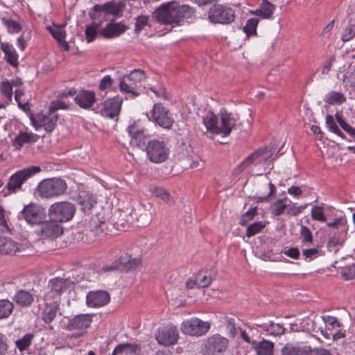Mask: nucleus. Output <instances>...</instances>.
<instances>
[{"label": "nucleus", "mask_w": 355, "mask_h": 355, "mask_svg": "<svg viewBox=\"0 0 355 355\" xmlns=\"http://www.w3.org/2000/svg\"><path fill=\"white\" fill-rule=\"evenodd\" d=\"M260 327L263 331L274 336H280L284 334L285 332V328L282 324L279 323L270 322L269 323L263 324L262 325H260Z\"/></svg>", "instance_id": "nucleus-36"}, {"label": "nucleus", "mask_w": 355, "mask_h": 355, "mask_svg": "<svg viewBox=\"0 0 355 355\" xmlns=\"http://www.w3.org/2000/svg\"><path fill=\"white\" fill-rule=\"evenodd\" d=\"M20 214L30 225H42L46 218L45 208L36 203H30L24 206Z\"/></svg>", "instance_id": "nucleus-11"}, {"label": "nucleus", "mask_w": 355, "mask_h": 355, "mask_svg": "<svg viewBox=\"0 0 355 355\" xmlns=\"http://www.w3.org/2000/svg\"><path fill=\"white\" fill-rule=\"evenodd\" d=\"M0 96L8 103L12 101V85L8 80L1 83Z\"/></svg>", "instance_id": "nucleus-43"}, {"label": "nucleus", "mask_w": 355, "mask_h": 355, "mask_svg": "<svg viewBox=\"0 0 355 355\" xmlns=\"http://www.w3.org/2000/svg\"><path fill=\"white\" fill-rule=\"evenodd\" d=\"M122 103V98L118 96L106 100L103 103V107L101 109L100 112L101 115L103 116L109 117L110 119L116 118L117 120Z\"/></svg>", "instance_id": "nucleus-19"}, {"label": "nucleus", "mask_w": 355, "mask_h": 355, "mask_svg": "<svg viewBox=\"0 0 355 355\" xmlns=\"http://www.w3.org/2000/svg\"><path fill=\"white\" fill-rule=\"evenodd\" d=\"M125 7L122 1L115 2L110 1L103 4H95L88 12V15L93 21L100 23V26L103 21H109L110 17L117 16Z\"/></svg>", "instance_id": "nucleus-4"}, {"label": "nucleus", "mask_w": 355, "mask_h": 355, "mask_svg": "<svg viewBox=\"0 0 355 355\" xmlns=\"http://www.w3.org/2000/svg\"><path fill=\"white\" fill-rule=\"evenodd\" d=\"M178 338V330L175 326L171 324L159 328L155 334V338L157 343L164 346L175 345Z\"/></svg>", "instance_id": "nucleus-14"}, {"label": "nucleus", "mask_w": 355, "mask_h": 355, "mask_svg": "<svg viewBox=\"0 0 355 355\" xmlns=\"http://www.w3.org/2000/svg\"><path fill=\"white\" fill-rule=\"evenodd\" d=\"M269 193L266 196H254V199L257 200V202H269L271 196H274L277 191L276 187L272 182L269 183Z\"/></svg>", "instance_id": "nucleus-57"}, {"label": "nucleus", "mask_w": 355, "mask_h": 355, "mask_svg": "<svg viewBox=\"0 0 355 355\" xmlns=\"http://www.w3.org/2000/svg\"><path fill=\"white\" fill-rule=\"evenodd\" d=\"M327 226L331 228L328 234L327 250L329 252H337L338 250L336 248L342 246L347 239L348 230L347 219L345 216L336 218L333 222L327 223Z\"/></svg>", "instance_id": "nucleus-3"}, {"label": "nucleus", "mask_w": 355, "mask_h": 355, "mask_svg": "<svg viewBox=\"0 0 355 355\" xmlns=\"http://www.w3.org/2000/svg\"><path fill=\"white\" fill-rule=\"evenodd\" d=\"M196 9L189 5H179L171 1L161 4L151 13V19L161 25L180 24L184 18L195 17Z\"/></svg>", "instance_id": "nucleus-1"}, {"label": "nucleus", "mask_w": 355, "mask_h": 355, "mask_svg": "<svg viewBox=\"0 0 355 355\" xmlns=\"http://www.w3.org/2000/svg\"><path fill=\"white\" fill-rule=\"evenodd\" d=\"M31 119L32 121L33 125L35 128L36 130H38L40 127L44 126L45 130L48 133H51L57 125L58 115L49 112V116H44L43 118V124L38 125H37V122L33 119V117H31Z\"/></svg>", "instance_id": "nucleus-28"}, {"label": "nucleus", "mask_w": 355, "mask_h": 355, "mask_svg": "<svg viewBox=\"0 0 355 355\" xmlns=\"http://www.w3.org/2000/svg\"><path fill=\"white\" fill-rule=\"evenodd\" d=\"M76 103L81 108L89 109L96 102V94L89 90H81L74 98Z\"/></svg>", "instance_id": "nucleus-26"}, {"label": "nucleus", "mask_w": 355, "mask_h": 355, "mask_svg": "<svg viewBox=\"0 0 355 355\" xmlns=\"http://www.w3.org/2000/svg\"><path fill=\"white\" fill-rule=\"evenodd\" d=\"M322 319L326 324L333 328L335 327H340L341 326L340 322L338 320V319L336 317L326 315L323 316Z\"/></svg>", "instance_id": "nucleus-60"}, {"label": "nucleus", "mask_w": 355, "mask_h": 355, "mask_svg": "<svg viewBox=\"0 0 355 355\" xmlns=\"http://www.w3.org/2000/svg\"><path fill=\"white\" fill-rule=\"evenodd\" d=\"M259 23V19L251 18L248 19L243 27V32L248 37L257 34V27Z\"/></svg>", "instance_id": "nucleus-46"}, {"label": "nucleus", "mask_w": 355, "mask_h": 355, "mask_svg": "<svg viewBox=\"0 0 355 355\" xmlns=\"http://www.w3.org/2000/svg\"><path fill=\"white\" fill-rule=\"evenodd\" d=\"M62 223L52 220L49 218L42 223V233L44 236L49 238H57L63 233Z\"/></svg>", "instance_id": "nucleus-22"}, {"label": "nucleus", "mask_w": 355, "mask_h": 355, "mask_svg": "<svg viewBox=\"0 0 355 355\" xmlns=\"http://www.w3.org/2000/svg\"><path fill=\"white\" fill-rule=\"evenodd\" d=\"M342 275L347 280L354 279L355 278V264L352 265L349 268H345L342 272Z\"/></svg>", "instance_id": "nucleus-61"}, {"label": "nucleus", "mask_w": 355, "mask_h": 355, "mask_svg": "<svg viewBox=\"0 0 355 355\" xmlns=\"http://www.w3.org/2000/svg\"><path fill=\"white\" fill-rule=\"evenodd\" d=\"M66 182L60 178H47L37 185V191L42 198L50 199L64 194L67 189Z\"/></svg>", "instance_id": "nucleus-5"}, {"label": "nucleus", "mask_w": 355, "mask_h": 355, "mask_svg": "<svg viewBox=\"0 0 355 355\" xmlns=\"http://www.w3.org/2000/svg\"><path fill=\"white\" fill-rule=\"evenodd\" d=\"M146 151L149 160L155 164H159L168 159L169 149L164 141L153 139L148 142L144 150Z\"/></svg>", "instance_id": "nucleus-10"}, {"label": "nucleus", "mask_w": 355, "mask_h": 355, "mask_svg": "<svg viewBox=\"0 0 355 355\" xmlns=\"http://www.w3.org/2000/svg\"><path fill=\"white\" fill-rule=\"evenodd\" d=\"M1 21L10 33H19L21 31L22 28L20 24L14 19L2 17Z\"/></svg>", "instance_id": "nucleus-48"}, {"label": "nucleus", "mask_w": 355, "mask_h": 355, "mask_svg": "<svg viewBox=\"0 0 355 355\" xmlns=\"http://www.w3.org/2000/svg\"><path fill=\"white\" fill-rule=\"evenodd\" d=\"M274 344L268 340H263L255 347L258 355H272Z\"/></svg>", "instance_id": "nucleus-39"}, {"label": "nucleus", "mask_w": 355, "mask_h": 355, "mask_svg": "<svg viewBox=\"0 0 355 355\" xmlns=\"http://www.w3.org/2000/svg\"><path fill=\"white\" fill-rule=\"evenodd\" d=\"M300 236L302 239V242L303 243H313V234L309 227L304 225L301 226Z\"/></svg>", "instance_id": "nucleus-55"}, {"label": "nucleus", "mask_w": 355, "mask_h": 355, "mask_svg": "<svg viewBox=\"0 0 355 355\" xmlns=\"http://www.w3.org/2000/svg\"><path fill=\"white\" fill-rule=\"evenodd\" d=\"M146 78V73L143 70L134 69L127 76L119 78L120 90L131 94L133 97L138 96L140 94L138 91V84L144 81Z\"/></svg>", "instance_id": "nucleus-8"}, {"label": "nucleus", "mask_w": 355, "mask_h": 355, "mask_svg": "<svg viewBox=\"0 0 355 355\" xmlns=\"http://www.w3.org/2000/svg\"><path fill=\"white\" fill-rule=\"evenodd\" d=\"M152 118L157 124L166 129H170L174 123L169 110L162 103L154 105L152 110Z\"/></svg>", "instance_id": "nucleus-16"}, {"label": "nucleus", "mask_w": 355, "mask_h": 355, "mask_svg": "<svg viewBox=\"0 0 355 355\" xmlns=\"http://www.w3.org/2000/svg\"><path fill=\"white\" fill-rule=\"evenodd\" d=\"M149 17L146 15H139L136 18L135 21V29L136 33H140V31L144 28L145 26H152L149 22Z\"/></svg>", "instance_id": "nucleus-53"}, {"label": "nucleus", "mask_w": 355, "mask_h": 355, "mask_svg": "<svg viewBox=\"0 0 355 355\" xmlns=\"http://www.w3.org/2000/svg\"><path fill=\"white\" fill-rule=\"evenodd\" d=\"M250 165H252V163L248 157H246L244 160L234 169L233 173L235 175H239Z\"/></svg>", "instance_id": "nucleus-58"}, {"label": "nucleus", "mask_w": 355, "mask_h": 355, "mask_svg": "<svg viewBox=\"0 0 355 355\" xmlns=\"http://www.w3.org/2000/svg\"><path fill=\"white\" fill-rule=\"evenodd\" d=\"M202 122L209 132L226 137L235 126L236 119L231 113L221 110L220 119L214 113L209 112L203 116Z\"/></svg>", "instance_id": "nucleus-2"}, {"label": "nucleus", "mask_w": 355, "mask_h": 355, "mask_svg": "<svg viewBox=\"0 0 355 355\" xmlns=\"http://www.w3.org/2000/svg\"><path fill=\"white\" fill-rule=\"evenodd\" d=\"M210 329V324L202 320L193 318L184 321L181 326L182 332L190 336H202Z\"/></svg>", "instance_id": "nucleus-13"}, {"label": "nucleus", "mask_w": 355, "mask_h": 355, "mask_svg": "<svg viewBox=\"0 0 355 355\" xmlns=\"http://www.w3.org/2000/svg\"><path fill=\"white\" fill-rule=\"evenodd\" d=\"M285 199H277L275 202H273L271 205L272 214L278 216L284 213L285 210L287 208V205L284 203Z\"/></svg>", "instance_id": "nucleus-49"}, {"label": "nucleus", "mask_w": 355, "mask_h": 355, "mask_svg": "<svg viewBox=\"0 0 355 355\" xmlns=\"http://www.w3.org/2000/svg\"><path fill=\"white\" fill-rule=\"evenodd\" d=\"M13 301L20 307H29L33 302L32 294L25 290H19L13 297Z\"/></svg>", "instance_id": "nucleus-33"}, {"label": "nucleus", "mask_w": 355, "mask_h": 355, "mask_svg": "<svg viewBox=\"0 0 355 355\" xmlns=\"http://www.w3.org/2000/svg\"><path fill=\"white\" fill-rule=\"evenodd\" d=\"M266 225L262 221H257L250 224L246 229L245 236L248 238L252 237L259 233Z\"/></svg>", "instance_id": "nucleus-47"}, {"label": "nucleus", "mask_w": 355, "mask_h": 355, "mask_svg": "<svg viewBox=\"0 0 355 355\" xmlns=\"http://www.w3.org/2000/svg\"><path fill=\"white\" fill-rule=\"evenodd\" d=\"M324 101L330 105L343 104L346 101V97L341 92L332 91L325 95Z\"/></svg>", "instance_id": "nucleus-37"}, {"label": "nucleus", "mask_w": 355, "mask_h": 355, "mask_svg": "<svg viewBox=\"0 0 355 355\" xmlns=\"http://www.w3.org/2000/svg\"><path fill=\"white\" fill-rule=\"evenodd\" d=\"M60 109L68 110L69 105L61 100L53 101L50 104L49 111V112L55 114V112Z\"/></svg>", "instance_id": "nucleus-56"}, {"label": "nucleus", "mask_w": 355, "mask_h": 355, "mask_svg": "<svg viewBox=\"0 0 355 355\" xmlns=\"http://www.w3.org/2000/svg\"><path fill=\"white\" fill-rule=\"evenodd\" d=\"M41 171L40 166H31L12 174L9 179L5 189L9 193H16L21 190L22 184L31 177Z\"/></svg>", "instance_id": "nucleus-9"}, {"label": "nucleus", "mask_w": 355, "mask_h": 355, "mask_svg": "<svg viewBox=\"0 0 355 355\" xmlns=\"http://www.w3.org/2000/svg\"><path fill=\"white\" fill-rule=\"evenodd\" d=\"M19 250L18 244L6 236H0V252L4 254H15Z\"/></svg>", "instance_id": "nucleus-34"}, {"label": "nucleus", "mask_w": 355, "mask_h": 355, "mask_svg": "<svg viewBox=\"0 0 355 355\" xmlns=\"http://www.w3.org/2000/svg\"><path fill=\"white\" fill-rule=\"evenodd\" d=\"M46 302V306L42 312V319L46 324H50L55 318L59 310V302Z\"/></svg>", "instance_id": "nucleus-31"}, {"label": "nucleus", "mask_w": 355, "mask_h": 355, "mask_svg": "<svg viewBox=\"0 0 355 355\" xmlns=\"http://www.w3.org/2000/svg\"><path fill=\"white\" fill-rule=\"evenodd\" d=\"M63 26H56L55 28L47 26L46 29L49 31L53 38H55L59 44L65 39L66 31L62 29Z\"/></svg>", "instance_id": "nucleus-45"}, {"label": "nucleus", "mask_w": 355, "mask_h": 355, "mask_svg": "<svg viewBox=\"0 0 355 355\" xmlns=\"http://www.w3.org/2000/svg\"><path fill=\"white\" fill-rule=\"evenodd\" d=\"M355 37V24L352 23V20L349 21V24L345 27L342 35V40L344 42H349Z\"/></svg>", "instance_id": "nucleus-50"}, {"label": "nucleus", "mask_w": 355, "mask_h": 355, "mask_svg": "<svg viewBox=\"0 0 355 355\" xmlns=\"http://www.w3.org/2000/svg\"><path fill=\"white\" fill-rule=\"evenodd\" d=\"M39 137L36 134L20 130L18 135L12 139V146L16 149H20L25 144L36 142Z\"/></svg>", "instance_id": "nucleus-27"}, {"label": "nucleus", "mask_w": 355, "mask_h": 355, "mask_svg": "<svg viewBox=\"0 0 355 355\" xmlns=\"http://www.w3.org/2000/svg\"><path fill=\"white\" fill-rule=\"evenodd\" d=\"M228 343L226 338L215 334L207 338L205 343V349L208 355H218L227 349Z\"/></svg>", "instance_id": "nucleus-17"}, {"label": "nucleus", "mask_w": 355, "mask_h": 355, "mask_svg": "<svg viewBox=\"0 0 355 355\" xmlns=\"http://www.w3.org/2000/svg\"><path fill=\"white\" fill-rule=\"evenodd\" d=\"M275 5L270 3L268 0H263L259 8L254 12L255 15L261 17L263 19L271 18L275 9Z\"/></svg>", "instance_id": "nucleus-35"}, {"label": "nucleus", "mask_w": 355, "mask_h": 355, "mask_svg": "<svg viewBox=\"0 0 355 355\" xmlns=\"http://www.w3.org/2000/svg\"><path fill=\"white\" fill-rule=\"evenodd\" d=\"M197 281V286L198 288L208 287L213 281V278L210 272L207 270L200 271L196 276Z\"/></svg>", "instance_id": "nucleus-38"}, {"label": "nucleus", "mask_w": 355, "mask_h": 355, "mask_svg": "<svg viewBox=\"0 0 355 355\" xmlns=\"http://www.w3.org/2000/svg\"><path fill=\"white\" fill-rule=\"evenodd\" d=\"M114 19L99 32L101 36L105 38H112L119 36L128 29V26L121 22L114 23Z\"/></svg>", "instance_id": "nucleus-21"}, {"label": "nucleus", "mask_w": 355, "mask_h": 355, "mask_svg": "<svg viewBox=\"0 0 355 355\" xmlns=\"http://www.w3.org/2000/svg\"><path fill=\"white\" fill-rule=\"evenodd\" d=\"M128 132L131 137L130 144L143 150L146 149L148 142L152 141L145 130L140 129L136 123L128 126Z\"/></svg>", "instance_id": "nucleus-15"}, {"label": "nucleus", "mask_w": 355, "mask_h": 355, "mask_svg": "<svg viewBox=\"0 0 355 355\" xmlns=\"http://www.w3.org/2000/svg\"><path fill=\"white\" fill-rule=\"evenodd\" d=\"M326 125L330 132L337 135L342 139H345L347 138L345 135L340 130L337 125L333 116L330 114H327L326 116Z\"/></svg>", "instance_id": "nucleus-40"}, {"label": "nucleus", "mask_w": 355, "mask_h": 355, "mask_svg": "<svg viewBox=\"0 0 355 355\" xmlns=\"http://www.w3.org/2000/svg\"><path fill=\"white\" fill-rule=\"evenodd\" d=\"M1 49L5 54V60L6 62L13 67H18V54L10 43H1Z\"/></svg>", "instance_id": "nucleus-29"}, {"label": "nucleus", "mask_w": 355, "mask_h": 355, "mask_svg": "<svg viewBox=\"0 0 355 355\" xmlns=\"http://www.w3.org/2000/svg\"><path fill=\"white\" fill-rule=\"evenodd\" d=\"M112 83H113V80L112 79L110 76H108V75L105 76L101 80V82L99 84V88L101 90H105V89L109 88L112 85Z\"/></svg>", "instance_id": "nucleus-62"}, {"label": "nucleus", "mask_w": 355, "mask_h": 355, "mask_svg": "<svg viewBox=\"0 0 355 355\" xmlns=\"http://www.w3.org/2000/svg\"><path fill=\"white\" fill-rule=\"evenodd\" d=\"M309 345L287 343L282 349V355H308Z\"/></svg>", "instance_id": "nucleus-30"}, {"label": "nucleus", "mask_w": 355, "mask_h": 355, "mask_svg": "<svg viewBox=\"0 0 355 355\" xmlns=\"http://www.w3.org/2000/svg\"><path fill=\"white\" fill-rule=\"evenodd\" d=\"M76 211L75 205L68 201H60L53 203L49 208L48 216L52 220L60 223L70 221Z\"/></svg>", "instance_id": "nucleus-7"}, {"label": "nucleus", "mask_w": 355, "mask_h": 355, "mask_svg": "<svg viewBox=\"0 0 355 355\" xmlns=\"http://www.w3.org/2000/svg\"><path fill=\"white\" fill-rule=\"evenodd\" d=\"M308 355H332L331 353L327 349L323 347L311 348L309 346Z\"/></svg>", "instance_id": "nucleus-59"}, {"label": "nucleus", "mask_w": 355, "mask_h": 355, "mask_svg": "<svg viewBox=\"0 0 355 355\" xmlns=\"http://www.w3.org/2000/svg\"><path fill=\"white\" fill-rule=\"evenodd\" d=\"M34 337L35 334L33 333L26 334L21 339H19L15 342L17 347L21 352L27 349L32 344V340Z\"/></svg>", "instance_id": "nucleus-44"}, {"label": "nucleus", "mask_w": 355, "mask_h": 355, "mask_svg": "<svg viewBox=\"0 0 355 355\" xmlns=\"http://www.w3.org/2000/svg\"><path fill=\"white\" fill-rule=\"evenodd\" d=\"M111 355H141V345L137 343H122L116 345Z\"/></svg>", "instance_id": "nucleus-24"}, {"label": "nucleus", "mask_w": 355, "mask_h": 355, "mask_svg": "<svg viewBox=\"0 0 355 355\" xmlns=\"http://www.w3.org/2000/svg\"><path fill=\"white\" fill-rule=\"evenodd\" d=\"M272 152L267 146L261 147L254 151L248 157L252 165L257 166L266 163L271 159Z\"/></svg>", "instance_id": "nucleus-23"}, {"label": "nucleus", "mask_w": 355, "mask_h": 355, "mask_svg": "<svg viewBox=\"0 0 355 355\" xmlns=\"http://www.w3.org/2000/svg\"><path fill=\"white\" fill-rule=\"evenodd\" d=\"M257 207L250 208L245 214L242 215L239 224L242 226L246 225V224L254 219V218L258 214Z\"/></svg>", "instance_id": "nucleus-52"}, {"label": "nucleus", "mask_w": 355, "mask_h": 355, "mask_svg": "<svg viewBox=\"0 0 355 355\" xmlns=\"http://www.w3.org/2000/svg\"><path fill=\"white\" fill-rule=\"evenodd\" d=\"M117 261L120 267V272H122L135 270L141 264L140 259L133 258L128 254L121 255Z\"/></svg>", "instance_id": "nucleus-25"}, {"label": "nucleus", "mask_w": 355, "mask_h": 355, "mask_svg": "<svg viewBox=\"0 0 355 355\" xmlns=\"http://www.w3.org/2000/svg\"><path fill=\"white\" fill-rule=\"evenodd\" d=\"M14 304L8 300H0V320L8 318L12 313Z\"/></svg>", "instance_id": "nucleus-42"}, {"label": "nucleus", "mask_w": 355, "mask_h": 355, "mask_svg": "<svg viewBox=\"0 0 355 355\" xmlns=\"http://www.w3.org/2000/svg\"><path fill=\"white\" fill-rule=\"evenodd\" d=\"M302 254L306 259H313L319 254V250L318 248L305 249L303 250Z\"/></svg>", "instance_id": "nucleus-64"}, {"label": "nucleus", "mask_w": 355, "mask_h": 355, "mask_svg": "<svg viewBox=\"0 0 355 355\" xmlns=\"http://www.w3.org/2000/svg\"><path fill=\"white\" fill-rule=\"evenodd\" d=\"M94 314H79L72 319H69L66 329L69 331H79L80 333L76 336L83 335V331L90 327L92 322V318Z\"/></svg>", "instance_id": "nucleus-18"}, {"label": "nucleus", "mask_w": 355, "mask_h": 355, "mask_svg": "<svg viewBox=\"0 0 355 355\" xmlns=\"http://www.w3.org/2000/svg\"><path fill=\"white\" fill-rule=\"evenodd\" d=\"M101 27L100 23L93 21L90 24L86 26L85 34L87 42H93L98 33V29Z\"/></svg>", "instance_id": "nucleus-41"}, {"label": "nucleus", "mask_w": 355, "mask_h": 355, "mask_svg": "<svg viewBox=\"0 0 355 355\" xmlns=\"http://www.w3.org/2000/svg\"><path fill=\"white\" fill-rule=\"evenodd\" d=\"M151 191L155 196L161 198L166 202H171V195L165 189L162 187H155L151 189Z\"/></svg>", "instance_id": "nucleus-51"}, {"label": "nucleus", "mask_w": 355, "mask_h": 355, "mask_svg": "<svg viewBox=\"0 0 355 355\" xmlns=\"http://www.w3.org/2000/svg\"><path fill=\"white\" fill-rule=\"evenodd\" d=\"M227 329L230 331L231 336L234 337L236 335V329L234 319L230 318H225Z\"/></svg>", "instance_id": "nucleus-63"}, {"label": "nucleus", "mask_w": 355, "mask_h": 355, "mask_svg": "<svg viewBox=\"0 0 355 355\" xmlns=\"http://www.w3.org/2000/svg\"><path fill=\"white\" fill-rule=\"evenodd\" d=\"M208 19L213 24H229L234 20V12L230 8L214 4L209 8Z\"/></svg>", "instance_id": "nucleus-12"}, {"label": "nucleus", "mask_w": 355, "mask_h": 355, "mask_svg": "<svg viewBox=\"0 0 355 355\" xmlns=\"http://www.w3.org/2000/svg\"><path fill=\"white\" fill-rule=\"evenodd\" d=\"M78 202L80 206V209L85 214H89L96 204V201L92 196L85 192H82L78 195Z\"/></svg>", "instance_id": "nucleus-32"}, {"label": "nucleus", "mask_w": 355, "mask_h": 355, "mask_svg": "<svg viewBox=\"0 0 355 355\" xmlns=\"http://www.w3.org/2000/svg\"><path fill=\"white\" fill-rule=\"evenodd\" d=\"M110 301V296L107 291L96 290L89 291L86 296V304L89 307H101Z\"/></svg>", "instance_id": "nucleus-20"}, {"label": "nucleus", "mask_w": 355, "mask_h": 355, "mask_svg": "<svg viewBox=\"0 0 355 355\" xmlns=\"http://www.w3.org/2000/svg\"><path fill=\"white\" fill-rule=\"evenodd\" d=\"M311 217L315 220L320 222L327 221V217L324 215L323 209L320 206H315L312 208Z\"/></svg>", "instance_id": "nucleus-54"}, {"label": "nucleus", "mask_w": 355, "mask_h": 355, "mask_svg": "<svg viewBox=\"0 0 355 355\" xmlns=\"http://www.w3.org/2000/svg\"><path fill=\"white\" fill-rule=\"evenodd\" d=\"M74 282L69 278L55 277L51 279L44 295L45 302H60L63 293L73 288Z\"/></svg>", "instance_id": "nucleus-6"}]
</instances>
